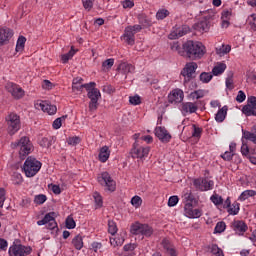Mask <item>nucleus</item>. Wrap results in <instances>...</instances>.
Instances as JSON below:
<instances>
[{
	"label": "nucleus",
	"instance_id": "obj_63",
	"mask_svg": "<svg viewBox=\"0 0 256 256\" xmlns=\"http://www.w3.org/2000/svg\"><path fill=\"white\" fill-rule=\"evenodd\" d=\"M93 3H95V0H85V1H83L84 9H87L88 11H91V9H93Z\"/></svg>",
	"mask_w": 256,
	"mask_h": 256
},
{
	"label": "nucleus",
	"instance_id": "obj_45",
	"mask_svg": "<svg viewBox=\"0 0 256 256\" xmlns=\"http://www.w3.org/2000/svg\"><path fill=\"white\" fill-rule=\"evenodd\" d=\"M210 200L214 205L219 206L223 205V197L219 196V194H214L211 196Z\"/></svg>",
	"mask_w": 256,
	"mask_h": 256
},
{
	"label": "nucleus",
	"instance_id": "obj_8",
	"mask_svg": "<svg viewBox=\"0 0 256 256\" xmlns=\"http://www.w3.org/2000/svg\"><path fill=\"white\" fill-rule=\"evenodd\" d=\"M98 183L102 185L103 187H106L107 191H115L117 184L115 183V180L111 178V175L109 172H103L100 176H98Z\"/></svg>",
	"mask_w": 256,
	"mask_h": 256
},
{
	"label": "nucleus",
	"instance_id": "obj_55",
	"mask_svg": "<svg viewBox=\"0 0 256 256\" xmlns=\"http://www.w3.org/2000/svg\"><path fill=\"white\" fill-rule=\"evenodd\" d=\"M75 226H76V224H75V220L73 219V217L68 216L66 218V228L67 229H75Z\"/></svg>",
	"mask_w": 256,
	"mask_h": 256
},
{
	"label": "nucleus",
	"instance_id": "obj_62",
	"mask_svg": "<svg viewBox=\"0 0 256 256\" xmlns=\"http://www.w3.org/2000/svg\"><path fill=\"white\" fill-rule=\"evenodd\" d=\"M245 99H247V96L245 95V92H243V90H240L238 92V95L236 96V101L238 103H243V101H245Z\"/></svg>",
	"mask_w": 256,
	"mask_h": 256
},
{
	"label": "nucleus",
	"instance_id": "obj_10",
	"mask_svg": "<svg viewBox=\"0 0 256 256\" xmlns=\"http://www.w3.org/2000/svg\"><path fill=\"white\" fill-rule=\"evenodd\" d=\"M242 113L246 117H256V97L249 96L247 99V104L243 106Z\"/></svg>",
	"mask_w": 256,
	"mask_h": 256
},
{
	"label": "nucleus",
	"instance_id": "obj_15",
	"mask_svg": "<svg viewBox=\"0 0 256 256\" xmlns=\"http://www.w3.org/2000/svg\"><path fill=\"white\" fill-rule=\"evenodd\" d=\"M199 106L195 102H183L180 105V111L184 117L187 115H193V113H197Z\"/></svg>",
	"mask_w": 256,
	"mask_h": 256
},
{
	"label": "nucleus",
	"instance_id": "obj_56",
	"mask_svg": "<svg viewBox=\"0 0 256 256\" xmlns=\"http://www.w3.org/2000/svg\"><path fill=\"white\" fill-rule=\"evenodd\" d=\"M129 103H131V105H141V97L139 95L130 96Z\"/></svg>",
	"mask_w": 256,
	"mask_h": 256
},
{
	"label": "nucleus",
	"instance_id": "obj_57",
	"mask_svg": "<svg viewBox=\"0 0 256 256\" xmlns=\"http://www.w3.org/2000/svg\"><path fill=\"white\" fill-rule=\"evenodd\" d=\"M94 201H95L97 207H103V198L97 192L94 193Z\"/></svg>",
	"mask_w": 256,
	"mask_h": 256
},
{
	"label": "nucleus",
	"instance_id": "obj_34",
	"mask_svg": "<svg viewBox=\"0 0 256 256\" xmlns=\"http://www.w3.org/2000/svg\"><path fill=\"white\" fill-rule=\"evenodd\" d=\"M208 251H210V253H212V255H214V256H224L223 250L221 248H219V246H217V244H212V245L208 246Z\"/></svg>",
	"mask_w": 256,
	"mask_h": 256
},
{
	"label": "nucleus",
	"instance_id": "obj_51",
	"mask_svg": "<svg viewBox=\"0 0 256 256\" xmlns=\"http://www.w3.org/2000/svg\"><path fill=\"white\" fill-rule=\"evenodd\" d=\"M193 132L192 137H195L196 139H201V133H203V129L197 127V125H193Z\"/></svg>",
	"mask_w": 256,
	"mask_h": 256
},
{
	"label": "nucleus",
	"instance_id": "obj_48",
	"mask_svg": "<svg viewBox=\"0 0 256 256\" xmlns=\"http://www.w3.org/2000/svg\"><path fill=\"white\" fill-rule=\"evenodd\" d=\"M45 201H47V196L45 194L36 195L34 198V203H36V205H43Z\"/></svg>",
	"mask_w": 256,
	"mask_h": 256
},
{
	"label": "nucleus",
	"instance_id": "obj_9",
	"mask_svg": "<svg viewBox=\"0 0 256 256\" xmlns=\"http://www.w3.org/2000/svg\"><path fill=\"white\" fill-rule=\"evenodd\" d=\"M193 185L197 191H211L215 182H213V180H209V178H198L194 179Z\"/></svg>",
	"mask_w": 256,
	"mask_h": 256
},
{
	"label": "nucleus",
	"instance_id": "obj_20",
	"mask_svg": "<svg viewBox=\"0 0 256 256\" xmlns=\"http://www.w3.org/2000/svg\"><path fill=\"white\" fill-rule=\"evenodd\" d=\"M129 73H135V66L127 62H121L118 65V75H123L124 79H127Z\"/></svg>",
	"mask_w": 256,
	"mask_h": 256
},
{
	"label": "nucleus",
	"instance_id": "obj_54",
	"mask_svg": "<svg viewBox=\"0 0 256 256\" xmlns=\"http://www.w3.org/2000/svg\"><path fill=\"white\" fill-rule=\"evenodd\" d=\"M67 143H68V145H73V146L79 145L81 143V138L78 136L69 137L67 139Z\"/></svg>",
	"mask_w": 256,
	"mask_h": 256
},
{
	"label": "nucleus",
	"instance_id": "obj_17",
	"mask_svg": "<svg viewBox=\"0 0 256 256\" xmlns=\"http://www.w3.org/2000/svg\"><path fill=\"white\" fill-rule=\"evenodd\" d=\"M184 213L189 219H199L202 213L199 209H193V203L187 202L184 206Z\"/></svg>",
	"mask_w": 256,
	"mask_h": 256
},
{
	"label": "nucleus",
	"instance_id": "obj_7",
	"mask_svg": "<svg viewBox=\"0 0 256 256\" xmlns=\"http://www.w3.org/2000/svg\"><path fill=\"white\" fill-rule=\"evenodd\" d=\"M150 151L151 148L149 146H141L139 142L136 141L131 149V155L133 159H145V157L149 156Z\"/></svg>",
	"mask_w": 256,
	"mask_h": 256
},
{
	"label": "nucleus",
	"instance_id": "obj_46",
	"mask_svg": "<svg viewBox=\"0 0 256 256\" xmlns=\"http://www.w3.org/2000/svg\"><path fill=\"white\" fill-rule=\"evenodd\" d=\"M67 117V115H64L60 118H57L56 120H54L52 126L54 129H61V126L63 125V121H65V118Z\"/></svg>",
	"mask_w": 256,
	"mask_h": 256
},
{
	"label": "nucleus",
	"instance_id": "obj_3",
	"mask_svg": "<svg viewBox=\"0 0 256 256\" xmlns=\"http://www.w3.org/2000/svg\"><path fill=\"white\" fill-rule=\"evenodd\" d=\"M12 149H17L20 158L25 159L33 151V143L27 136L21 137L18 141L11 143Z\"/></svg>",
	"mask_w": 256,
	"mask_h": 256
},
{
	"label": "nucleus",
	"instance_id": "obj_1",
	"mask_svg": "<svg viewBox=\"0 0 256 256\" xmlns=\"http://www.w3.org/2000/svg\"><path fill=\"white\" fill-rule=\"evenodd\" d=\"M183 49L185 51V56L192 61H196V59H201L207 50L203 43L194 42L193 40H188L183 44Z\"/></svg>",
	"mask_w": 256,
	"mask_h": 256
},
{
	"label": "nucleus",
	"instance_id": "obj_28",
	"mask_svg": "<svg viewBox=\"0 0 256 256\" xmlns=\"http://www.w3.org/2000/svg\"><path fill=\"white\" fill-rule=\"evenodd\" d=\"M227 111V106H223L221 109L218 110L215 116V120L217 121V123H223L225 121V118L227 117Z\"/></svg>",
	"mask_w": 256,
	"mask_h": 256
},
{
	"label": "nucleus",
	"instance_id": "obj_37",
	"mask_svg": "<svg viewBox=\"0 0 256 256\" xmlns=\"http://www.w3.org/2000/svg\"><path fill=\"white\" fill-rule=\"evenodd\" d=\"M205 97V90H195L190 93V99L195 101V99H203Z\"/></svg>",
	"mask_w": 256,
	"mask_h": 256
},
{
	"label": "nucleus",
	"instance_id": "obj_30",
	"mask_svg": "<svg viewBox=\"0 0 256 256\" xmlns=\"http://www.w3.org/2000/svg\"><path fill=\"white\" fill-rule=\"evenodd\" d=\"M73 91H82L85 89V84H83V78H74L72 82Z\"/></svg>",
	"mask_w": 256,
	"mask_h": 256
},
{
	"label": "nucleus",
	"instance_id": "obj_58",
	"mask_svg": "<svg viewBox=\"0 0 256 256\" xmlns=\"http://www.w3.org/2000/svg\"><path fill=\"white\" fill-rule=\"evenodd\" d=\"M40 146L49 149L51 146V139L44 137L40 140Z\"/></svg>",
	"mask_w": 256,
	"mask_h": 256
},
{
	"label": "nucleus",
	"instance_id": "obj_52",
	"mask_svg": "<svg viewBox=\"0 0 256 256\" xmlns=\"http://www.w3.org/2000/svg\"><path fill=\"white\" fill-rule=\"evenodd\" d=\"M227 225L225 222H218L215 226L214 233H223L225 231Z\"/></svg>",
	"mask_w": 256,
	"mask_h": 256
},
{
	"label": "nucleus",
	"instance_id": "obj_16",
	"mask_svg": "<svg viewBox=\"0 0 256 256\" xmlns=\"http://www.w3.org/2000/svg\"><path fill=\"white\" fill-rule=\"evenodd\" d=\"M155 136L161 141V143H169L171 141V134L165 127L158 126L154 130Z\"/></svg>",
	"mask_w": 256,
	"mask_h": 256
},
{
	"label": "nucleus",
	"instance_id": "obj_6",
	"mask_svg": "<svg viewBox=\"0 0 256 256\" xmlns=\"http://www.w3.org/2000/svg\"><path fill=\"white\" fill-rule=\"evenodd\" d=\"M142 29L143 27L139 24L128 26L125 28L121 39H123L127 45H135V34L139 33Z\"/></svg>",
	"mask_w": 256,
	"mask_h": 256
},
{
	"label": "nucleus",
	"instance_id": "obj_60",
	"mask_svg": "<svg viewBox=\"0 0 256 256\" xmlns=\"http://www.w3.org/2000/svg\"><path fill=\"white\" fill-rule=\"evenodd\" d=\"M179 203V197L178 196H171L168 200V207H175Z\"/></svg>",
	"mask_w": 256,
	"mask_h": 256
},
{
	"label": "nucleus",
	"instance_id": "obj_64",
	"mask_svg": "<svg viewBox=\"0 0 256 256\" xmlns=\"http://www.w3.org/2000/svg\"><path fill=\"white\" fill-rule=\"evenodd\" d=\"M8 245L7 240L0 238V251H7Z\"/></svg>",
	"mask_w": 256,
	"mask_h": 256
},
{
	"label": "nucleus",
	"instance_id": "obj_12",
	"mask_svg": "<svg viewBox=\"0 0 256 256\" xmlns=\"http://www.w3.org/2000/svg\"><path fill=\"white\" fill-rule=\"evenodd\" d=\"M6 91H8L14 99H21L25 95V91L13 82H8L6 84Z\"/></svg>",
	"mask_w": 256,
	"mask_h": 256
},
{
	"label": "nucleus",
	"instance_id": "obj_22",
	"mask_svg": "<svg viewBox=\"0 0 256 256\" xmlns=\"http://www.w3.org/2000/svg\"><path fill=\"white\" fill-rule=\"evenodd\" d=\"M35 107L37 109H41V111H44V113H48V115H55L57 113V106L47 104L45 102H37Z\"/></svg>",
	"mask_w": 256,
	"mask_h": 256
},
{
	"label": "nucleus",
	"instance_id": "obj_5",
	"mask_svg": "<svg viewBox=\"0 0 256 256\" xmlns=\"http://www.w3.org/2000/svg\"><path fill=\"white\" fill-rule=\"evenodd\" d=\"M8 135H15L21 129V117L16 113H10L5 118Z\"/></svg>",
	"mask_w": 256,
	"mask_h": 256
},
{
	"label": "nucleus",
	"instance_id": "obj_38",
	"mask_svg": "<svg viewBox=\"0 0 256 256\" xmlns=\"http://www.w3.org/2000/svg\"><path fill=\"white\" fill-rule=\"evenodd\" d=\"M199 79L202 83H209L213 79V74L211 72H202Z\"/></svg>",
	"mask_w": 256,
	"mask_h": 256
},
{
	"label": "nucleus",
	"instance_id": "obj_33",
	"mask_svg": "<svg viewBox=\"0 0 256 256\" xmlns=\"http://www.w3.org/2000/svg\"><path fill=\"white\" fill-rule=\"evenodd\" d=\"M171 50L176 51L178 55H181V57H185V49H183V45L181 47V44L179 42H173L171 45Z\"/></svg>",
	"mask_w": 256,
	"mask_h": 256
},
{
	"label": "nucleus",
	"instance_id": "obj_40",
	"mask_svg": "<svg viewBox=\"0 0 256 256\" xmlns=\"http://www.w3.org/2000/svg\"><path fill=\"white\" fill-rule=\"evenodd\" d=\"M240 204L238 202H234L230 207L228 208L229 215H237L239 213Z\"/></svg>",
	"mask_w": 256,
	"mask_h": 256
},
{
	"label": "nucleus",
	"instance_id": "obj_47",
	"mask_svg": "<svg viewBox=\"0 0 256 256\" xmlns=\"http://www.w3.org/2000/svg\"><path fill=\"white\" fill-rule=\"evenodd\" d=\"M138 21L140 23V27H149L151 25V21L147 19V17L141 15L138 17Z\"/></svg>",
	"mask_w": 256,
	"mask_h": 256
},
{
	"label": "nucleus",
	"instance_id": "obj_29",
	"mask_svg": "<svg viewBox=\"0 0 256 256\" xmlns=\"http://www.w3.org/2000/svg\"><path fill=\"white\" fill-rule=\"evenodd\" d=\"M143 224L141 222H135L130 226V233L132 235H142Z\"/></svg>",
	"mask_w": 256,
	"mask_h": 256
},
{
	"label": "nucleus",
	"instance_id": "obj_13",
	"mask_svg": "<svg viewBox=\"0 0 256 256\" xmlns=\"http://www.w3.org/2000/svg\"><path fill=\"white\" fill-rule=\"evenodd\" d=\"M37 225H46L47 229L53 230L57 228L55 221V212L47 213L42 220L37 221Z\"/></svg>",
	"mask_w": 256,
	"mask_h": 256
},
{
	"label": "nucleus",
	"instance_id": "obj_4",
	"mask_svg": "<svg viewBox=\"0 0 256 256\" xmlns=\"http://www.w3.org/2000/svg\"><path fill=\"white\" fill-rule=\"evenodd\" d=\"M41 165L42 164L37 159L28 157L23 165V171L26 177H35L41 170Z\"/></svg>",
	"mask_w": 256,
	"mask_h": 256
},
{
	"label": "nucleus",
	"instance_id": "obj_41",
	"mask_svg": "<svg viewBox=\"0 0 256 256\" xmlns=\"http://www.w3.org/2000/svg\"><path fill=\"white\" fill-rule=\"evenodd\" d=\"M114 64H115V59H113V58L105 60L102 63L103 71H109V69H111V67H113Z\"/></svg>",
	"mask_w": 256,
	"mask_h": 256
},
{
	"label": "nucleus",
	"instance_id": "obj_19",
	"mask_svg": "<svg viewBox=\"0 0 256 256\" xmlns=\"http://www.w3.org/2000/svg\"><path fill=\"white\" fill-rule=\"evenodd\" d=\"M183 99H185V94L179 88L172 90L168 95V102L170 103H182Z\"/></svg>",
	"mask_w": 256,
	"mask_h": 256
},
{
	"label": "nucleus",
	"instance_id": "obj_11",
	"mask_svg": "<svg viewBox=\"0 0 256 256\" xmlns=\"http://www.w3.org/2000/svg\"><path fill=\"white\" fill-rule=\"evenodd\" d=\"M32 249L29 246H23L21 244H14L9 248L10 256H27L31 253Z\"/></svg>",
	"mask_w": 256,
	"mask_h": 256
},
{
	"label": "nucleus",
	"instance_id": "obj_23",
	"mask_svg": "<svg viewBox=\"0 0 256 256\" xmlns=\"http://www.w3.org/2000/svg\"><path fill=\"white\" fill-rule=\"evenodd\" d=\"M13 37V31L9 28H0V45H5Z\"/></svg>",
	"mask_w": 256,
	"mask_h": 256
},
{
	"label": "nucleus",
	"instance_id": "obj_2",
	"mask_svg": "<svg viewBox=\"0 0 256 256\" xmlns=\"http://www.w3.org/2000/svg\"><path fill=\"white\" fill-rule=\"evenodd\" d=\"M95 82H90L84 84V89L87 91V97L90 99L89 102V111H97L99 108V99H101V91L96 87Z\"/></svg>",
	"mask_w": 256,
	"mask_h": 256
},
{
	"label": "nucleus",
	"instance_id": "obj_32",
	"mask_svg": "<svg viewBox=\"0 0 256 256\" xmlns=\"http://www.w3.org/2000/svg\"><path fill=\"white\" fill-rule=\"evenodd\" d=\"M72 245L77 251H81V249H83V237H81V235L75 236L72 239Z\"/></svg>",
	"mask_w": 256,
	"mask_h": 256
},
{
	"label": "nucleus",
	"instance_id": "obj_59",
	"mask_svg": "<svg viewBox=\"0 0 256 256\" xmlns=\"http://www.w3.org/2000/svg\"><path fill=\"white\" fill-rule=\"evenodd\" d=\"M131 203L134 207H141V204L143 203V200L139 196H134L131 199Z\"/></svg>",
	"mask_w": 256,
	"mask_h": 256
},
{
	"label": "nucleus",
	"instance_id": "obj_42",
	"mask_svg": "<svg viewBox=\"0 0 256 256\" xmlns=\"http://www.w3.org/2000/svg\"><path fill=\"white\" fill-rule=\"evenodd\" d=\"M118 229H117V223H115V221L109 220L108 221V233H110V235H115L117 233Z\"/></svg>",
	"mask_w": 256,
	"mask_h": 256
},
{
	"label": "nucleus",
	"instance_id": "obj_61",
	"mask_svg": "<svg viewBox=\"0 0 256 256\" xmlns=\"http://www.w3.org/2000/svg\"><path fill=\"white\" fill-rule=\"evenodd\" d=\"M234 155L235 153L226 151L224 154L221 155V157L224 161H232Z\"/></svg>",
	"mask_w": 256,
	"mask_h": 256
},
{
	"label": "nucleus",
	"instance_id": "obj_31",
	"mask_svg": "<svg viewBox=\"0 0 256 256\" xmlns=\"http://www.w3.org/2000/svg\"><path fill=\"white\" fill-rule=\"evenodd\" d=\"M242 139L246 141H251L252 143H254V145H256V134L249 132L247 130H242Z\"/></svg>",
	"mask_w": 256,
	"mask_h": 256
},
{
	"label": "nucleus",
	"instance_id": "obj_39",
	"mask_svg": "<svg viewBox=\"0 0 256 256\" xmlns=\"http://www.w3.org/2000/svg\"><path fill=\"white\" fill-rule=\"evenodd\" d=\"M144 237H151L153 235V227L148 224H143L142 226V234Z\"/></svg>",
	"mask_w": 256,
	"mask_h": 256
},
{
	"label": "nucleus",
	"instance_id": "obj_27",
	"mask_svg": "<svg viewBox=\"0 0 256 256\" xmlns=\"http://www.w3.org/2000/svg\"><path fill=\"white\" fill-rule=\"evenodd\" d=\"M110 155H111V151H109V147L103 146L99 152V161H101V163H107Z\"/></svg>",
	"mask_w": 256,
	"mask_h": 256
},
{
	"label": "nucleus",
	"instance_id": "obj_35",
	"mask_svg": "<svg viewBox=\"0 0 256 256\" xmlns=\"http://www.w3.org/2000/svg\"><path fill=\"white\" fill-rule=\"evenodd\" d=\"M27 42V38L25 36H19L16 44V51L17 53L23 51L25 49V43Z\"/></svg>",
	"mask_w": 256,
	"mask_h": 256
},
{
	"label": "nucleus",
	"instance_id": "obj_43",
	"mask_svg": "<svg viewBox=\"0 0 256 256\" xmlns=\"http://www.w3.org/2000/svg\"><path fill=\"white\" fill-rule=\"evenodd\" d=\"M226 87L230 91H233V89H235V86L233 85V72H230L228 77L226 78Z\"/></svg>",
	"mask_w": 256,
	"mask_h": 256
},
{
	"label": "nucleus",
	"instance_id": "obj_50",
	"mask_svg": "<svg viewBox=\"0 0 256 256\" xmlns=\"http://www.w3.org/2000/svg\"><path fill=\"white\" fill-rule=\"evenodd\" d=\"M241 154L244 157H249V145H247V142H245L243 138H242Z\"/></svg>",
	"mask_w": 256,
	"mask_h": 256
},
{
	"label": "nucleus",
	"instance_id": "obj_21",
	"mask_svg": "<svg viewBox=\"0 0 256 256\" xmlns=\"http://www.w3.org/2000/svg\"><path fill=\"white\" fill-rule=\"evenodd\" d=\"M189 33V26L184 25L179 28H174L173 31L169 34L168 39H179V37H183Z\"/></svg>",
	"mask_w": 256,
	"mask_h": 256
},
{
	"label": "nucleus",
	"instance_id": "obj_24",
	"mask_svg": "<svg viewBox=\"0 0 256 256\" xmlns=\"http://www.w3.org/2000/svg\"><path fill=\"white\" fill-rule=\"evenodd\" d=\"M162 247L165 249L166 253L170 256H177V250L175 249V246L169 241L168 239L162 240Z\"/></svg>",
	"mask_w": 256,
	"mask_h": 256
},
{
	"label": "nucleus",
	"instance_id": "obj_36",
	"mask_svg": "<svg viewBox=\"0 0 256 256\" xmlns=\"http://www.w3.org/2000/svg\"><path fill=\"white\" fill-rule=\"evenodd\" d=\"M231 51V46L230 45H222L219 48H216V53L217 55L223 56L227 55Z\"/></svg>",
	"mask_w": 256,
	"mask_h": 256
},
{
	"label": "nucleus",
	"instance_id": "obj_53",
	"mask_svg": "<svg viewBox=\"0 0 256 256\" xmlns=\"http://www.w3.org/2000/svg\"><path fill=\"white\" fill-rule=\"evenodd\" d=\"M73 55H75V50L71 48V50L68 53L62 55V63H67L69 59L73 58Z\"/></svg>",
	"mask_w": 256,
	"mask_h": 256
},
{
	"label": "nucleus",
	"instance_id": "obj_44",
	"mask_svg": "<svg viewBox=\"0 0 256 256\" xmlns=\"http://www.w3.org/2000/svg\"><path fill=\"white\" fill-rule=\"evenodd\" d=\"M7 200V191L5 188H0V209H3V205Z\"/></svg>",
	"mask_w": 256,
	"mask_h": 256
},
{
	"label": "nucleus",
	"instance_id": "obj_26",
	"mask_svg": "<svg viewBox=\"0 0 256 256\" xmlns=\"http://www.w3.org/2000/svg\"><path fill=\"white\" fill-rule=\"evenodd\" d=\"M225 69H227V64L223 62H218L212 69V74L215 77H218V75H223L225 73Z\"/></svg>",
	"mask_w": 256,
	"mask_h": 256
},
{
	"label": "nucleus",
	"instance_id": "obj_25",
	"mask_svg": "<svg viewBox=\"0 0 256 256\" xmlns=\"http://www.w3.org/2000/svg\"><path fill=\"white\" fill-rule=\"evenodd\" d=\"M234 231L238 235H243L249 227H247V224L243 220H237L233 223Z\"/></svg>",
	"mask_w": 256,
	"mask_h": 256
},
{
	"label": "nucleus",
	"instance_id": "obj_49",
	"mask_svg": "<svg viewBox=\"0 0 256 256\" xmlns=\"http://www.w3.org/2000/svg\"><path fill=\"white\" fill-rule=\"evenodd\" d=\"M166 17H169V10L161 9L156 13V19L163 20Z\"/></svg>",
	"mask_w": 256,
	"mask_h": 256
},
{
	"label": "nucleus",
	"instance_id": "obj_14",
	"mask_svg": "<svg viewBox=\"0 0 256 256\" xmlns=\"http://www.w3.org/2000/svg\"><path fill=\"white\" fill-rule=\"evenodd\" d=\"M197 63L189 62L186 64L185 68L182 70L181 75L184 77V83H188L193 79V74L197 71Z\"/></svg>",
	"mask_w": 256,
	"mask_h": 256
},
{
	"label": "nucleus",
	"instance_id": "obj_18",
	"mask_svg": "<svg viewBox=\"0 0 256 256\" xmlns=\"http://www.w3.org/2000/svg\"><path fill=\"white\" fill-rule=\"evenodd\" d=\"M209 19H211V16L207 15L198 23L194 24L195 31H199L200 33H207L211 27V22H209Z\"/></svg>",
	"mask_w": 256,
	"mask_h": 256
}]
</instances>
